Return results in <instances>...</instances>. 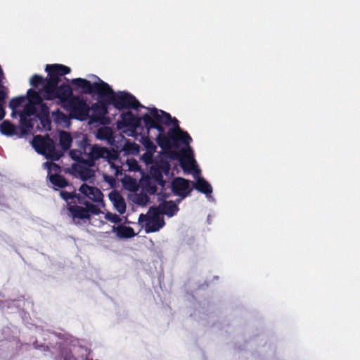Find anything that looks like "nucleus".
I'll return each mask as SVG.
<instances>
[{"instance_id":"obj_1","label":"nucleus","mask_w":360,"mask_h":360,"mask_svg":"<svg viewBox=\"0 0 360 360\" xmlns=\"http://www.w3.org/2000/svg\"><path fill=\"white\" fill-rule=\"evenodd\" d=\"M142 119L147 129V136L141 138V143L147 150H156L152 139L164 150H170L180 143L185 145V148L189 146L191 136L180 129L178 121L172 119L169 113L153 108L148 109Z\"/></svg>"},{"instance_id":"obj_2","label":"nucleus","mask_w":360,"mask_h":360,"mask_svg":"<svg viewBox=\"0 0 360 360\" xmlns=\"http://www.w3.org/2000/svg\"><path fill=\"white\" fill-rule=\"evenodd\" d=\"M9 106L13 110V117L19 114L22 126L26 132H30L34 129H50L49 120L46 117H39L36 113L37 107H39L44 115L46 116L49 114V108L41 103V97L39 92L29 89L27 97L14 98L11 100Z\"/></svg>"},{"instance_id":"obj_3","label":"nucleus","mask_w":360,"mask_h":360,"mask_svg":"<svg viewBox=\"0 0 360 360\" xmlns=\"http://www.w3.org/2000/svg\"><path fill=\"white\" fill-rule=\"evenodd\" d=\"M70 157L75 160L92 164L96 160L103 158L107 160L109 167L115 176L122 174L118 155L115 150H109L98 145H86L80 150H72L70 152Z\"/></svg>"},{"instance_id":"obj_4","label":"nucleus","mask_w":360,"mask_h":360,"mask_svg":"<svg viewBox=\"0 0 360 360\" xmlns=\"http://www.w3.org/2000/svg\"><path fill=\"white\" fill-rule=\"evenodd\" d=\"M180 165L184 170L192 173L195 179L194 186L198 191L205 193L209 200H213L211 194L212 193V186L203 178L200 176L199 169L193 157V152L190 146L181 150V156L180 157Z\"/></svg>"},{"instance_id":"obj_5","label":"nucleus","mask_w":360,"mask_h":360,"mask_svg":"<svg viewBox=\"0 0 360 360\" xmlns=\"http://www.w3.org/2000/svg\"><path fill=\"white\" fill-rule=\"evenodd\" d=\"M154 150H147L142 155L141 159L146 165H152L150 167V174L156 179L159 184L162 186L164 181L162 179V174L169 175L170 165L168 159H179L181 156V153H170L165 152L160 155L159 159L153 161Z\"/></svg>"},{"instance_id":"obj_6","label":"nucleus","mask_w":360,"mask_h":360,"mask_svg":"<svg viewBox=\"0 0 360 360\" xmlns=\"http://www.w3.org/2000/svg\"><path fill=\"white\" fill-rule=\"evenodd\" d=\"M103 99L110 102L117 109H134L145 108L148 110L149 108L142 105L136 98L131 94L125 91L115 93L108 85V89L104 91Z\"/></svg>"},{"instance_id":"obj_7","label":"nucleus","mask_w":360,"mask_h":360,"mask_svg":"<svg viewBox=\"0 0 360 360\" xmlns=\"http://www.w3.org/2000/svg\"><path fill=\"white\" fill-rule=\"evenodd\" d=\"M46 71L49 75V79L44 80L39 75H34L30 79V84L36 88H40L44 85H58L60 77L70 72V68L60 64L47 65Z\"/></svg>"},{"instance_id":"obj_8","label":"nucleus","mask_w":360,"mask_h":360,"mask_svg":"<svg viewBox=\"0 0 360 360\" xmlns=\"http://www.w3.org/2000/svg\"><path fill=\"white\" fill-rule=\"evenodd\" d=\"M57 85H44L39 89V94L41 95V99L56 100V102L60 103L65 107V104L73 97L72 88L69 85H61L58 88H56Z\"/></svg>"},{"instance_id":"obj_9","label":"nucleus","mask_w":360,"mask_h":360,"mask_svg":"<svg viewBox=\"0 0 360 360\" xmlns=\"http://www.w3.org/2000/svg\"><path fill=\"white\" fill-rule=\"evenodd\" d=\"M91 80L82 78H76L71 80V84L81 89L84 94L95 92L102 98L104 91L108 89V84L95 75L91 76Z\"/></svg>"},{"instance_id":"obj_10","label":"nucleus","mask_w":360,"mask_h":360,"mask_svg":"<svg viewBox=\"0 0 360 360\" xmlns=\"http://www.w3.org/2000/svg\"><path fill=\"white\" fill-rule=\"evenodd\" d=\"M32 143L34 149L47 159L57 160L61 156L60 153L56 149L54 142L49 137L36 136Z\"/></svg>"},{"instance_id":"obj_11","label":"nucleus","mask_w":360,"mask_h":360,"mask_svg":"<svg viewBox=\"0 0 360 360\" xmlns=\"http://www.w3.org/2000/svg\"><path fill=\"white\" fill-rule=\"evenodd\" d=\"M139 223L144 227L146 233L158 231L165 224L162 214L157 208H150L146 214H140Z\"/></svg>"},{"instance_id":"obj_12","label":"nucleus","mask_w":360,"mask_h":360,"mask_svg":"<svg viewBox=\"0 0 360 360\" xmlns=\"http://www.w3.org/2000/svg\"><path fill=\"white\" fill-rule=\"evenodd\" d=\"M141 120L143 121L142 116L138 117L131 112H127L121 115L120 120L117 122V127L127 136H135L136 134V130L140 125Z\"/></svg>"},{"instance_id":"obj_13","label":"nucleus","mask_w":360,"mask_h":360,"mask_svg":"<svg viewBox=\"0 0 360 360\" xmlns=\"http://www.w3.org/2000/svg\"><path fill=\"white\" fill-rule=\"evenodd\" d=\"M70 111L74 116L79 120H84L89 114V107L79 96H73L65 104V107Z\"/></svg>"},{"instance_id":"obj_14","label":"nucleus","mask_w":360,"mask_h":360,"mask_svg":"<svg viewBox=\"0 0 360 360\" xmlns=\"http://www.w3.org/2000/svg\"><path fill=\"white\" fill-rule=\"evenodd\" d=\"M43 167L47 169L48 176L53 186L63 188L68 185L67 181L63 176L58 175L60 172V167L57 164L46 162L43 164Z\"/></svg>"},{"instance_id":"obj_15","label":"nucleus","mask_w":360,"mask_h":360,"mask_svg":"<svg viewBox=\"0 0 360 360\" xmlns=\"http://www.w3.org/2000/svg\"><path fill=\"white\" fill-rule=\"evenodd\" d=\"M172 188L174 193L182 198L188 195L192 191L190 182L183 178L174 179L172 184Z\"/></svg>"},{"instance_id":"obj_16","label":"nucleus","mask_w":360,"mask_h":360,"mask_svg":"<svg viewBox=\"0 0 360 360\" xmlns=\"http://www.w3.org/2000/svg\"><path fill=\"white\" fill-rule=\"evenodd\" d=\"M89 162H83L73 166V171L76 176L80 178L82 181H87L94 176V170L91 168L94 165Z\"/></svg>"},{"instance_id":"obj_17","label":"nucleus","mask_w":360,"mask_h":360,"mask_svg":"<svg viewBox=\"0 0 360 360\" xmlns=\"http://www.w3.org/2000/svg\"><path fill=\"white\" fill-rule=\"evenodd\" d=\"M79 191L83 195L92 201L96 202H102L103 201V195L101 191L96 187L84 184L80 186Z\"/></svg>"},{"instance_id":"obj_18","label":"nucleus","mask_w":360,"mask_h":360,"mask_svg":"<svg viewBox=\"0 0 360 360\" xmlns=\"http://www.w3.org/2000/svg\"><path fill=\"white\" fill-rule=\"evenodd\" d=\"M115 209L121 214L126 211V203L123 197L116 191H112L108 195Z\"/></svg>"},{"instance_id":"obj_19","label":"nucleus","mask_w":360,"mask_h":360,"mask_svg":"<svg viewBox=\"0 0 360 360\" xmlns=\"http://www.w3.org/2000/svg\"><path fill=\"white\" fill-rule=\"evenodd\" d=\"M68 210L75 223H79V220L86 219L89 217V211L80 206L70 205Z\"/></svg>"},{"instance_id":"obj_20","label":"nucleus","mask_w":360,"mask_h":360,"mask_svg":"<svg viewBox=\"0 0 360 360\" xmlns=\"http://www.w3.org/2000/svg\"><path fill=\"white\" fill-rule=\"evenodd\" d=\"M112 230L119 238H129L136 235L132 228L123 225L113 226Z\"/></svg>"},{"instance_id":"obj_21","label":"nucleus","mask_w":360,"mask_h":360,"mask_svg":"<svg viewBox=\"0 0 360 360\" xmlns=\"http://www.w3.org/2000/svg\"><path fill=\"white\" fill-rule=\"evenodd\" d=\"M96 136L98 139L106 141L108 143L112 144L114 142L113 133L110 127H101L97 129Z\"/></svg>"},{"instance_id":"obj_22","label":"nucleus","mask_w":360,"mask_h":360,"mask_svg":"<svg viewBox=\"0 0 360 360\" xmlns=\"http://www.w3.org/2000/svg\"><path fill=\"white\" fill-rule=\"evenodd\" d=\"M160 213L162 212L169 217L174 216L178 211L176 205L172 201H165L157 208Z\"/></svg>"},{"instance_id":"obj_23","label":"nucleus","mask_w":360,"mask_h":360,"mask_svg":"<svg viewBox=\"0 0 360 360\" xmlns=\"http://www.w3.org/2000/svg\"><path fill=\"white\" fill-rule=\"evenodd\" d=\"M52 119L61 127H68L70 124V118L58 110L52 112Z\"/></svg>"},{"instance_id":"obj_24","label":"nucleus","mask_w":360,"mask_h":360,"mask_svg":"<svg viewBox=\"0 0 360 360\" xmlns=\"http://www.w3.org/2000/svg\"><path fill=\"white\" fill-rule=\"evenodd\" d=\"M0 131L2 134L12 136L17 134L16 128L9 121L5 120L0 124Z\"/></svg>"},{"instance_id":"obj_25","label":"nucleus","mask_w":360,"mask_h":360,"mask_svg":"<svg viewBox=\"0 0 360 360\" xmlns=\"http://www.w3.org/2000/svg\"><path fill=\"white\" fill-rule=\"evenodd\" d=\"M89 208H91L92 209V212L93 213H95V214H98V213H101L102 214H103L104 216V218L112 222V223H114V224H119L120 222H122V219L118 216L116 214H114V213H111L110 212H98L96 209H94L93 207L89 205Z\"/></svg>"},{"instance_id":"obj_26","label":"nucleus","mask_w":360,"mask_h":360,"mask_svg":"<svg viewBox=\"0 0 360 360\" xmlns=\"http://www.w3.org/2000/svg\"><path fill=\"white\" fill-rule=\"evenodd\" d=\"M59 141L61 147L64 150H67L71 146L72 137L68 132L61 131L59 133Z\"/></svg>"},{"instance_id":"obj_27","label":"nucleus","mask_w":360,"mask_h":360,"mask_svg":"<svg viewBox=\"0 0 360 360\" xmlns=\"http://www.w3.org/2000/svg\"><path fill=\"white\" fill-rule=\"evenodd\" d=\"M131 199L134 203L141 206L146 205L148 202V195L143 193L134 194Z\"/></svg>"},{"instance_id":"obj_28","label":"nucleus","mask_w":360,"mask_h":360,"mask_svg":"<svg viewBox=\"0 0 360 360\" xmlns=\"http://www.w3.org/2000/svg\"><path fill=\"white\" fill-rule=\"evenodd\" d=\"M60 195L66 201L76 198L79 203H84L87 207H89L90 204L89 202H83V200L80 197L76 196L70 192L60 191Z\"/></svg>"},{"instance_id":"obj_29","label":"nucleus","mask_w":360,"mask_h":360,"mask_svg":"<svg viewBox=\"0 0 360 360\" xmlns=\"http://www.w3.org/2000/svg\"><path fill=\"white\" fill-rule=\"evenodd\" d=\"M124 149L131 154H137L139 151V146L134 143H127Z\"/></svg>"},{"instance_id":"obj_30","label":"nucleus","mask_w":360,"mask_h":360,"mask_svg":"<svg viewBox=\"0 0 360 360\" xmlns=\"http://www.w3.org/2000/svg\"><path fill=\"white\" fill-rule=\"evenodd\" d=\"M126 166L130 171H137L139 169V165L136 160L133 158H128L126 162Z\"/></svg>"},{"instance_id":"obj_31","label":"nucleus","mask_w":360,"mask_h":360,"mask_svg":"<svg viewBox=\"0 0 360 360\" xmlns=\"http://www.w3.org/2000/svg\"><path fill=\"white\" fill-rule=\"evenodd\" d=\"M1 98H2L1 96H0V100ZM4 115H5L4 110L1 104H0V120L3 119L4 117Z\"/></svg>"},{"instance_id":"obj_32","label":"nucleus","mask_w":360,"mask_h":360,"mask_svg":"<svg viewBox=\"0 0 360 360\" xmlns=\"http://www.w3.org/2000/svg\"><path fill=\"white\" fill-rule=\"evenodd\" d=\"M150 192L152 193H154L156 192V189L154 188H151L150 190Z\"/></svg>"}]
</instances>
